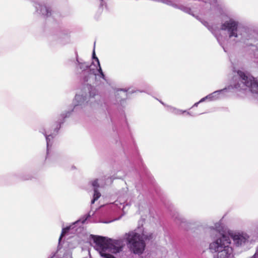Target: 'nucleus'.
<instances>
[{"label":"nucleus","mask_w":258,"mask_h":258,"mask_svg":"<svg viewBox=\"0 0 258 258\" xmlns=\"http://www.w3.org/2000/svg\"><path fill=\"white\" fill-rule=\"evenodd\" d=\"M90 236L94 243V248L102 258H115L108 252L117 254L122 251L125 246L124 240L132 252L141 254L145 248L144 240L152 238V234L147 233L142 227L125 233L123 238L114 239L94 235Z\"/></svg>","instance_id":"nucleus-1"},{"label":"nucleus","mask_w":258,"mask_h":258,"mask_svg":"<svg viewBox=\"0 0 258 258\" xmlns=\"http://www.w3.org/2000/svg\"><path fill=\"white\" fill-rule=\"evenodd\" d=\"M41 132L44 135V136L46 137V140L47 142V152H48L49 146L51 145V140L53 138L52 134L50 133L48 135L49 133L48 131H42Z\"/></svg>","instance_id":"nucleus-10"},{"label":"nucleus","mask_w":258,"mask_h":258,"mask_svg":"<svg viewBox=\"0 0 258 258\" xmlns=\"http://www.w3.org/2000/svg\"><path fill=\"white\" fill-rule=\"evenodd\" d=\"M238 74L239 78L244 82L241 87L236 85L235 87L236 88L240 87L242 89H248L253 94H255L256 97L258 99V82L252 77L245 74L241 71H239Z\"/></svg>","instance_id":"nucleus-5"},{"label":"nucleus","mask_w":258,"mask_h":258,"mask_svg":"<svg viewBox=\"0 0 258 258\" xmlns=\"http://www.w3.org/2000/svg\"><path fill=\"white\" fill-rule=\"evenodd\" d=\"M109 182V181L107 183L103 182V179H96L94 180H92L90 182L91 185L93 186L94 189V194L93 197V199L91 201V204H93L95 203L96 201H97L101 196V194L98 191V188L99 187H102L105 185L107 184Z\"/></svg>","instance_id":"nucleus-7"},{"label":"nucleus","mask_w":258,"mask_h":258,"mask_svg":"<svg viewBox=\"0 0 258 258\" xmlns=\"http://www.w3.org/2000/svg\"><path fill=\"white\" fill-rule=\"evenodd\" d=\"M180 9L183 11H184V12H185L186 13L190 14L191 10H190V9L189 8L185 7H184V6H181Z\"/></svg>","instance_id":"nucleus-15"},{"label":"nucleus","mask_w":258,"mask_h":258,"mask_svg":"<svg viewBox=\"0 0 258 258\" xmlns=\"http://www.w3.org/2000/svg\"><path fill=\"white\" fill-rule=\"evenodd\" d=\"M86 220V218L85 220H83V221H82V223H84L85 222V220Z\"/></svg>","instance_id":"nucleus-22"},{"label":"nucleus","mask_w":258,"mask_h":258,"mask_svg":"<svg viewBox=\"0 0 258 258\" xmlns=\"http://www.w3.org/2000/svg\"><path fill=\"white\" fill-rule=\"evenodd\" d=\"M238 71L237 72V75L234 77L233 81L235 82H233L232 84L229 86L228 88H225L223 89H221L220 90L216 91L213 92L211 94H209L207 96V98H209V101H215L216 100L220 99L225 96V93L228 92L231 88L235 89L236 90L240 91V90H246L247 89H242L239 87V88H236L235 87L236 85L237 86H242V84L244 81H242L241 79L239 78V77L238 74Z\"/></svg>","instance_id":"nucleus-4"},{"label":"nucleus","mask_w":258,"mask_h":258,"mask_svg":"<svg viewBox=\"0 0 258 258\" xmlns=\"http://www.w3.org/2000/svg\"><path fill=\"white\" fill-rule=\"evenodd\" d=\"M119 91L123 92V93L124 94H125V91H124L123 90H120V91H118V92H119Z\"/></svg>","instance_id":"nucleus-21"},{"label":"nucleus","mask_w":258,"mask_h":258,"mask_svg":"<svg viewBox=\"0 0 258 258\" xmlns=\"http://www.w3.org/2000/svg\"><path fill=\"white\" fill-rule=\"evenodd\" d=\"M35 7L38 13L44 16H49L51 15V11L45 5L36 3Z\"/></svg>","instance_id":"nucleus-9"},{"label":"nucleus","mask_w":258,"mask_h":258,"mask_svg":"<svg viewBox=\"0 0 258 258\" xmlns=\"http://www.w3.org/2000/svg\"><path fill=\"white\" fill-rule=\"evenodd\" d=\"M167 107L168 111L176 115H180L184 112H186L185 110H182L172 106H167Z\"/></svg>","instance_id":"nucleus-12"},{"label":"nucleus","mask_w":258,"mask_h":258,"mask_svg":"<svg viewBox=\"0 0 258 258\" xmlns=\"http://www.w3.org/2000/svg\"><path fill=\"white\" fill-rule=\"evenodd\" d=\"M89 97L86 95L83 94H77L75 96V98L74 100V104L75 105V108L78 106L83 105L89 102Z\"/></svg>","instance_id":"nucleus-8"},{"label":"nucleus","mask_w":258,"mask_h":258,"mask_svg":"<svg viewBox=\"0 0 258 258\" xmlns=\"http://www.w3.org/2000/svg\"><path fill=\"white\" fill-rule=\"evenodd\" d=\"M207 2H205L206 5H208V3H209L211 5H214L217 1V0H207Z\"/></svg>","instance_id":"nucleus-16"},{"label":"nucleus","mask_w":258,"mask_h":258,"mask_svg":"<svg viewBox=\"0 0 258 258\" xmlns=\"http://www.w3.org/2000/svg\"><path fill=\"white\" fill-rule=\"evenodd\" d=\"M251 258H258V247L256 248L254 254Z\"/></svg>","instance_id":"nucleus-17"},{"label":"nucleus","mask_w":258,"mask_h":258,"mask_svg":"<svg viewBox=\"0 0 258 258\" xmlns=\"http://www.w3.org/2000/svg\"><path fill=\"white\" fill-rule=\"evenodd\" d=\"M187 114H188V115H190V112H187Z\"/></svg>","instance_id":"nucleus-24"},{"label":"nucleus","mask_w":258,"mask_h":258,"mask_svg":"<svg viewBox=\"0 0 258 258\" xmlns=\"http://www.w3.org/2000/svg\"><path fill=\"white\" fill-rule=\"evenodd\" d=\"M114 205L118 208L119 209H121L122 208V210H123L125 208L124 205H122V203L117 201H116L115 202H114Z\"/></svg>","instance_id":"nucleus-13"},{"label":"nucleus","mask_w":258,"mask_h":258,"mask_svg":"<svg viewBox=\"0 0 258 258\" xmlns=\"http://www.w3.org/2000/svg\"><path fill=\"white\" fill-rule=\"evenodd\" d=\"M96 94V90L95 89H92L90 92L89 98L94 97Z\"/></svg>","instance_id":"nucleus-14"},{"label":"nucleus","mask_w":258,"mask_h":258,"mask_svg":"<svg viewBox=\"0 0 258 258\" xmlns=\"http://www.w3.org/2000/svg\"><path fill=\"white\" fill-rule=\"evenodd\" d=\"M230 238L233 239L234 244L237 246H242L247 243L249 241V236L245 233H230Z\"/></svg>","instance_id":"nucleus-6"},{"label":"nucleus","mask_w":258,"mask_h":258,"mask_svg":"<svg viewBox=\"0 0 258 258\" xmlns=\"http://www.w3.org/2000/svg\"><path fill=\"white\" fill-rule=\"evenodd\" d=\"M93 58L96 59V64L92 63V64L89 66L86 62L79 61L78 55L76 56V64L77 66V69H79L83 73L84 81L85 82H88L91 78H94V77H96L97 76L105 80V75L101 69L99 60L95 56L94 50L93 53Z\"/></svg>","instance_id":"nucleus-3"},{"label":"nucleus","mask_w":258,"mask_h":258,"mask_svg":"<svg viewBox=\"0 0 258 258\" xmlns=\"http://www.w3.org/2000/svg\"><path fill=\"white\" fill-rule=\"evenodd\" d=\"M80 221H76V222L75 223H73L71 225L69 226H68L66 228H62V232H61V235H60V236L59 238V242H60L62 237L64 235V234L68 232L70 230L74 228V226L76 224L78 223Z\"/></svg>","instance_id":"nucleus-11"},{"label":"nucleus","mask_w":258,"mask_h":258,"mask_svg":"<svg viewBox=\"0 0 258 258\" xmlns=\"http://www.w3.org/2000/svg\"><path fill=\"white\" fill-rule=\"evenodd\" d=\"M216 36V37H217V40L218 41V42H219V43L220 44V45H222V44H221V40H220V37L217 36Z\"/></svg>","instance_id":"nucleus-19"},{"label":"nucleus","mask_w":258,"mask_h":258,"mask_svg":"<svg viewBox=\"0 0 258 258\" xmlns=\"http://www.w3.org/2000/svg\"><path fill=\"white\" fill-rule=\"evenodd\" d=\"M199 103H200V102H199V101L198 102H197V103H195V104L194 105V106H196V107H197V106H198V104H199Z\"/></svg>","instance_id":"nucleus-20"},{"label":"nucleus","mask_w":258,"mask_h":258,"mask_svg":"<svg viewBox=\"0 0 258 258\" xmlns=\"http://www.w3.org/2000/svg\"><path fill=\"white\" fill-rule=\"evenodd\" d=\"M108 180H109V183H110L111 182V180L110 179H107Z\"/></svg>","instance_id":"nucleus-23"},{"label":"nucleus","mask_w":258,"mask_h":258,"mask_svg":"<svg viewBox=\"0 0 258 258\" xmlns=\"http://www.w3.org/2000/svg\"><path fill=\"white\" fill-rule=\"evenodd\" d=\"M206 100H209V98H207V96L203 98H202L200 101H199V102L200 103H201V102H203L204 101H205Z\"/></svg>","instance_id":"nucleus-18"},{"label":"nucleus","mask_w":258,"mask_h":258,"mask_svg":"<svg viewBox=\"0 0 258 258\" xmlns=\"http://www.w3.org/2000/svg\"><path fill=\"white\" fill-rule=\"evenodd\" d=\"M221 29L226 32L229 40L235 42H240L249 46L253 41L249 31L244 27H239L238 22L233 19L223 23Z\"/></svg>","instance_id":"nucleus-2"}]
</instances>
